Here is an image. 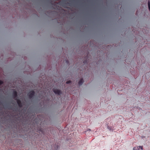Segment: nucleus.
<instances>
[{
	"mask_svg": "<svg viewBox=\"0 0 150 150\" xmlns=\"http://www.w3.org/2000/svg\"><path fill=\"white\" fill-rule=\"evenodd\" d=\"M54 92L57 94L60 95L61 93L60 91L58 89H55L54 90Z\"/></svg>",
	"mask_w": 150,
	"mask_h": 150,
	"instance_id": "f257e3e1",
	"label": "nucleus"
},
{
	"mask_svg": "<svg viewBox=\"0 0 150 150\" xmlns=\"http://www.w3.org/2000/svg\"><path fill=\"white\" fill-rule=\"evenodd\" d=\"M14 95L16 96V92L15 91L14 92Z\"/></svg>",
	"mask_w": 150,
	"mask_h": 150,
	"instance_id": "9d476101",
	"label": "nucleus"
},
{
	"mask_svg": "<svg viewBox=\"0 0 150 150\" xmlns=\"http://www.w3.org/2000/svg\"><path fill=\"white\" fill-rule=\"evenodd\" d=\"M34 94V92L33 91H30L29 93V96L30 98H31Z\"/></svg>",
	"mask_w": 150,
	"mask_h": 150,
	"instance_id": "f03ea898",
	"label": "nucleus"
},
{
	"mask_svg": "<svg viewBox=\"0 0 150 150\" xmlns=\"http://www.w3.org/2000/svg\"><path fill=\"white\" fill-rule=\"evenodd\" d=\"M17 103H18V105H19V106H20V103H19V100H17Z\"/></svg>",
	"mask_w": 150,
	"mask_h": 150,
	"instance_id": "6e6552de",
	"label": "nucleus"
},
{
	"mask_svg": "<svg viewBox=\"0 0 150 150\" xmlns=\"http://www.w3.org/2000/svg\"><path fill=\"white\" fill-rule=\"evenodd\" d=\"M83 82V79L81 80L79 82V85H81Z\"/></svg>",
	"mask_w": 150,
	"mask_h": 150,
	"instance_id": "7ed1b4c3",
	"label": "nucleus"
},
{
	"mask_svg": "<svg viewBox=\"0 0 150 150\" xmlns=\"http://www.w3.org/2000/svg\"><path fill=\"white\" fill-rule=\"evenodd\" d=\"M148 6L149 9L150 11V1H148Z\"/></svg>",
	"mask_w": 150,
	"mask_h": 150,
	"instance_id": "39448f33",
	"label": "nucleus"
},
{
	"mask_svg": "<svg viewBox=\"0 0 150 150\" xmlns=\"http://www.w3.org/2000/svg\"><path fill=\"white\" fill-rule=\"evenodd\" d=\"M133 150H139V148L138 146L135 147L133 149Z\"/></svg>",
	"mask_w": 150,
	"mask_h": 150,
	"instance_id": "20e7f679",
	"label": "nucleus"
},
{
	"mask_svg": "<svg viewBox=\"0 0 150 150\" xmlns=\"http://www.w3.org/2000/svg\"><path fill=\"white\" fill-rule=\"evenodd\" d=\"M3 83V82L1 81H0V85L2 84Z\"/></svg>",
	"mask_w": 150,
	"mask_h": 150,
	"instance_id": "1a4fd4ad",
	"label": "nucleus"
},
{
	"mask_svg": "<svg viewBox=\"0 0 150 150\" xmlns=\"http://www.w3.org/2000/svg\"><path fill=\"white\" fill-rule=\"evenodd\" d=\"M70 82H71V81H68L66 82V83L67 84H68V83H70Z\"/></svg>",
	"mask_w": 150,
	"mask_h": 150,
	"instance_id": "0eeeda50",
	"label": "nucleus"
},
{
	"mask_svg": "<svg viewBox=\"0 0 150 150\" xmlns=\"http://www.w3.org/2000/svg\"><path fill=\"white\" fill-rule=\"evenodd\" d=\"M138 148H140L142 150L143 149V147L142 146H138Z\"/></svg>",
	"mask_w": 150,
	"mask_h": 150,
	"instance_id": "423d86ee",
	"label": "nucleus"
}]
</instances>
